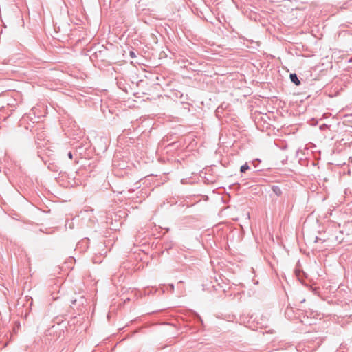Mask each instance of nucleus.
<instances>
[{"instance_id": "1", "label": "nucleus", "mask_w": 352, "mask_h": 352, "mask_svg": "<svg viewBox=\"0 0 352 352\" xmlns=\"http://www.w3.org/2000/svg\"><path fill=\"white\" fill-rule=\"evenodd\" d=\"M290 79L292 82H293L296 85H299L300 84V81L298 80V76L296 74H291Z\"/></svg>"}, {"instance_id": "2", "label": "nucleus", "mask_w": 352, "mask_h": 352, "mask_svg": "<svg viewBox=\"0 0 352 352\" xmlns=\"http://www.w3.org/2000/svg\"><path fill=\"white\" fill-rule=\"evenodd\" d=\"M249 168H250L249 166L247 164H245L241 167L240 170H241V172L244 173L246 170H248Z\"/></svg>"}, {"instance_id": "3", "label": "nucleus", "mask_w": 352, "mask_h": 352, "mask_svg": "<svg viewBox=\"0 0 352 352\" xmlns=\"http://www.w3.org/2000/svg\"><path fill=\"white\" fill-rule=\"evenodd\" d=\"M68 156H69V159H72V153H69Z\"/></svg>"}, {"instance_id": "4", "label": "nucleus", "mask_w": 352, "mask_h": 352, "mask_svg": "<svg viewBox=\"0 0 352 352\" xmlns=\"http://www.w3.org/2000/svg\"><path fill=\"white\" fill-rule=\"evenodd\" d=\"M131 56L132 57L135 56V54H134V53H133V52H131Z\"/></svg>"}, {"instance_id": "5", "label": "nucleus", "mask_w": 352, "mask_h": 352, "mask_svg": "<svg viewBox=\"0 0 352 352\" xmlns=\"http://www.w3.org/2000/svg\"><path fill=\"white\" fill-rule=\"evenodd\" d=\"M278 192H276V194H277V195L280 194V189H278Z\"/></svg>"}]
</instances>
